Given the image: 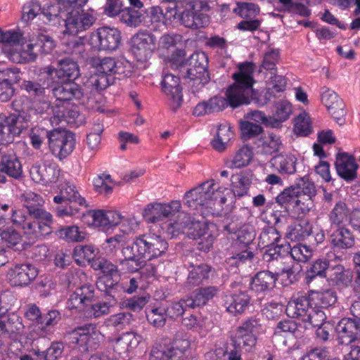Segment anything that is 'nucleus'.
<instances>
[{"label": "nucleus", "instance_id": "f257e3e1", "mask_svg": "<svg viewBox=\"0 0 360 360\" xmlns=\"http://www.w3.org/2000/svg\"><path fill=\"white\" fill-rule=\"evenodd\" d=\"M168 247L167 241L160 235L153 233L140 234L134 238L131 245L122 248L124 259L120 261V264L123 270L136 272L146 261L165 255Z\"/></svg>", "mask_w": 360, "mask_h": 360}, {"label": "nucleus", "instance_id": "f03ea898", "mask_svg": "<svg viewBox=\"0 0 360 360\" xmlns=\"http://www.w3.org/2000/svg\"><path fill=\"white\" fill-rule=\"evenodd\" d=\"M237 70L233 73L231 78L234 82L226 91L229 105L236 108L240 105L250 103L255 84L254 73L256 65L252 61H244L236 65Z\"/></svg>", "mask_w": 360, "mask_h": 360}, {"label": "nucleus", "instance_id": "7ed1b4c3", "mask_svg": "<svg viewBox=\"0 0 360 360\" xmlns=\"http://www.w3.org/2000/svg\"><path fill=\"white\" fill-rule=\"evenodd\" d=\"M224 190L213 181L204 182L186 193L184 203L201 215L213 214L216 205L221 206L226 201Z\"/></svg>", "mask_w": 360, "mask_h": 360}, {"label": "nucleus", "instance_id": "20e7f679", "mask_svg": "<svg viewBox=\"0 0 360 360\" xmlns=\"http://www.w3.org/2000/svg\"><path fill=\"white\" fill-rule=\"evenodd\" d=\"M67 11L65 27L68 32L78 33L89 29L96 22V17L94 11L79 12L88 0H57Z\"/></svg>", "mask_w": 360, "mask_h": 360}, {"label": "nucleus", "instance_id": "39448f33", "mask_svg": "<svg viewBox=\"0 0 360 360\" xmlns=\"http://www.w3.org/2000/svg\"><path fill=\"white\" fill-rule=\"evenodd\" d=\"M190 342L186 335L177 333L169 343H158L153 347L150 360H196L187 355Z\"/></svg>", "mask_w": 360, "mask_h": 360}, {"label": "nucleus", "instance_id": "423d86ee", "mask_svg": "<svg viewBox=\"0 0 360 360\" xmlns=\"http://www.w3.org/2000/svg\"><path fill=\"white\" fill-rule=\"evenodd\" d=\"M281 240V235L279 231L274 226H265L259 234L258 239V245L261 248H266L263 255V259L266 262L271 263L278 259L288 255L290 245L279 244Z\"/></svg>", "mask_w": 360, "mask_h": 360}, {"label": "nucleus", "instance_id": "0eeeda50", "mask_svg": "<svg viewBox=\"0 0 360 360\" xmlns=\"http://www.w3.org/2000/svg\"><path fill=\"white\" fill-rule=\"evenodd\" d=\"M11 221L17 227H20L30 239L38 240L52 233V226L44 224L32 214H26L22 210H12Z\"/></svg>", "mask_w": 360, "mask_h": 360}, {"label": "nucleus", "instance_id": "6e6552de", "mask_svg": "<svg viewBox=\"0 0 360 360\" xmlns=\"http://www.w3.org/2000/svg\"><path fill=\"white\" fill-rule=\"evenodd\" d=\"M208 57L205 52H195L188 59L186 77L192 82L193 92L201 89L210 79L208 72Z\"/></svg>", "mask_w": 360, "mask_h": 360}, {"label": "nucleus", "instance_id": "1a4fd4ad", "mask_svg": "<svg viewBox=\"0 0 360 360\" xmlns=\"http://www.w3.org/2000/svg\"><path fill=\"white\" fill-rule=\"evenodd\" d=\"M46 137L52 154L60 160L69 156L75 148V135L70 131L50 130L46 132Z\"/></svg>", "mask_w": 360, "mask_h": 360}, {"label": "nucleus", "instance_id": "9d476101", "mask_svg": "<svg viewBox=\"0 0 360 360\" xmlns=\"http://www.w3.org/2000/svg\"><path fill=\"white\" fill-rule=\"evenodd\" d=\"M102 337L101 331L94 323L77 327L67 335L70 344L84 347L86 350L97 349Z\"/></svg>", "mask_w": 360, "mask_h": 360}, {"label": "nucleus", "instance_id": "9b49d317", "mask_svg": "<svg viewBox=\"0 0 360 360\" xmlns=\"http://www.w3.org/2000/svg\"><path fill=\"white\" fill-rule=\"evenodd\" d=\"M57 103L60 105H69L68 101L72 100L79 101L80 104L86 105V108L93 109L94 106L91 103L92 98H88L86 103L84 101V94L82 87L76 83H65L55 86L52 90Z\"/></svg>", "mask_w": 360, "mask_h": 360}, {"label": "nucleus", "instance_id": "f8f14e48", "mask_svg": "<svg viewBox=\"0 0 360 360\" xmlns=\"http://www.w3.org/2000/svg\"><path fill=\"white\" fill-rule=\"evenodd\" d=\"M155 37L146 31H141L131 39V51L138 61L145 62L155 49Z\"/></svg>", "mask_w": 360, "mask_h": 360}, {"label": "nucleus", "instance_id": "ddd939ff", "mask_svg": "<svg viewBox=\"0 0 360 360\" xmlns=\"http://www.w3.org/2000/svg\"><path fill=\"white\" fill-rule=\"evenodd\" d=\"M91 267L95 271H100L103 274L96 283L98 290L101 292H110L113 286L117 290L118 284L114 283L112 277L118 274L117 266L104 257H98L92 262Z\"/></svg>", "mask_w": 360, "mask_h": 360}, {"label": "nucleus", "instance_id": "4468645a", "mask_svg": "<svg viewBox=\"0 0 360 360\" xmlns=\"http://www.w3.org/2000/svg\"><path fill=\"white\" fill-rule=\"evenodd\" d=\"M23 205L27 209L29 214L39 220L44 224L51 226L53 224L52 214L42 208L44 200L43 198L34 192L26 191L22 195Z\"/></svg>", "mask_w": 360, "mask_h": 360}, {"label": "nucleus", "instance_id": "2eb2a0df", "mask_svg": "<svg viewBox=\"0 0 360 360\" xmlns=\"http://www.w3.org/2000/svg\"><path fill=\"white\" fill-rule=\"evenodd\" d=\"M180 201L174 200L168 204L150 203L143 211V217L148 223H156L169 218L179 212Z\"/></svg>", "mask_w": 360, "mask_h": 360}, {"label": "nucleus", "instance_id": "dca6fc26", "mask_svg": "<svg viewBox=\"0 0 360 360\" xmlns=\"http://www.w3.org/2000/svg\"><path fill=\"white\" fill-rule=\"evenodd\" d=\"M98 43L94 46L98 50L115 51L121 42V32L116 28L110 27H99L96 32L91 36V44L94 41Z\"/></svg>", "mask_w": 360, "mask_h": 360}, {"label": "nucleus", "instance_id": "f3484780", "mask_svg": "<svg viewBox=\"0 0 360 360\" xmlns=\"http://www.w3.org/2000/svg\"><path fill=\"white\" fill-rule=\"evenodd\" d=\"M211 228H214V225L199 221L192 222L190 225L188 235L194 240H200L198 246L200 250L208 252L212 247L216 234L213 233Z\"/></svg>", "mask_w": 360, "mask_h": 360}, {"label": "nucleus", "instance_id": "a211bd4d", "mask_svg": "<svg viewBox=\"0 0 360 360\" xmlns=\"http://www.w3.org/2000/svg\"><path fill=\"white\" fill-rule=\"evenodd\" d=\"M97 75L91 77V84L98 91L107 88L111 82V76L117 73V66L112 58H103L96 65Z\"/></svg>", "mask_w": 360, "mask_h": 360}, {"label": "nucleus", "instance_id": "6ab92c4d", "mask_svg": "<svg viewBox=\"0 0 360 360\" xmlns=\"http://www.w3.org/2000/svg\"><path fill=\"white\" fill-rule=\"evenodd\" d=\"M321 100L334 120L339 125L344 124L347 112L342 99L334 91L326 89L321 94Z\"/></svg>", "mask_w": 360, "mask_h": 360}, {"label": "nucleus", "instance_id": "aec40b11", "mask_svg": "<svg viewBox=\"0 0 360 360\" xmlns=\"http://www.w3.org/2000/svg\"><path fill=\"white\" fill-rule=\"evenodd\" d=\"M283 273L292 274V270L290 267H283L275 271V273L269 271L257 272L250 283L251 290L255 292H265L271 290L275 286L277 280L276 276Z\"/></svg>", "mask_w": 360, "mask_h": 360}, {"label": "nucleus", "instance_id": "412c9836", "mask_svg": "<svg viewBox=\"0 0 360 360\" xmlns=\"http://www.w3.org/2000/svg\"><path fill=\"white\" fill-rule=\"evenodd\" d=\"M213 294H191L187 298L174 302L166 309V314L174 319L181 316L187 308H195L205 305Z\"/></svg>", "mask_w": 360, "mask_h": 360}, {"label": "nucleus", "instance_id": "4be33fe9", "mask_svg": "<svg viewBox=\"0 0 360 360\" xmlns=\"http://www.w3.org/2000/svg\"><path fill=\"white\" fill-rule=\"evenodd\" d=\"M341 345H349L360 338V321L350 318L342 319L335 328Z\"/></svg>", "mask_w": 360, "mask_h": 360}, {"label": "nucleus", "instance_id": "5701e85b", "mask_svg": "<svg viewBox=\"0 0 360 360\" xmlns=\"http://www.w3.org/2000/svg\"><path fill=\"white\" fill-rule=\"evenodd\" d=\"M37 275V269L30 263L17 264L8 273L10 283L14 286L27 285Z\"/></svg>", "mask_w": 360, "mask_h": 360}, {"label": "nucleus", "instance_id": "b1692460", "mask_svg": "<svg viewBox=\"0 0 360 360\" xmlns=\"http://www.w3.org/2000/svg\"><path fill=\"white\" fill-rule=\"evenodd\" d=\"M335 166L338 174L346 181H354L357 177L358 165L352 155L346 153H338Z\"/></svg>", "mask_w": 360, "mask_h": 360}, {"label": "nucleus", "instance_id": "393cba45", "mask_svg": "<svg viewBox=\"0 0 360 360\" xmlns=\"http://www.w3.org/2000/svg\"><path fill=\"white\" fill-rule=\"evenodd\" d=\"M77 33L68 32L66 29L62 38V49L64 53L75 56L77 58H84L87 54L85 39L77 37Z\"/></svg>", "mask_w": 360, "mask_h": 360}, {"label": "nucleus", "instance_id": "a878e982", "mask_svg": "<svg viewBox=\"0 0 360 360\" xmlns=\"http://www.w3.org/2000/svg\"><path fill=\"white\" fill-rule=\"evenodd\" d=\"M53 113L54 119L60 122L64 121L72 127H78L84 122V116L75 105H60L56 103Z\"/></svg>", "mask_w": 360, "mask_h": 360}, {"label": "nucleus", "instance_id": "bb28decb", "mask_svg": "<svg viewBox=\"0 0 360 360\" xmlns=\"http://www.w3.org/2000/svg\"><path fill=\"white\" fill-rule=\"evenodd\" d=\"M163 92L168 96L176 108H179L183 100L180 78L171 73L165 74L161 82Z\"/></svg>", "mask_w": 360, "mask_h": 360}, {"label": "nucleus", "instance_id": "cd10ccee", "mask_svg": "<svg viewBox=\"0 0 360 360\" xmlns=\"http://www.w3.org/2000/svg\"><path fill=\"white\" fill-rule=\"evenodd\" d=\"M49 76L53 73L63 80H75L79 75V66L76 61L69 58L59 60L56 68H48Z\"/></svg>", "mask_w": 360, "mask_h": 360}, {"label": "nucleus", "instance_id": "c85d7f7f", "mask_svg": "<svg viewBox=\"0 0 360 360\" xmlns=\"http://www.w3.org/2000/svg\"><path fill=\"white\" fill-rule=\"evenodd\" d=\"M30 174L35 183L47 185L57 181L58 170L54 165L36 164L31 167Z\"/></svg>", "mask_w": 360, "mask_h": 360}, {"label": "nucleus", "instance_id": "c756f323", "mask_svg": "<svg viewBox=\"0 0 360 360\" xmlns=\"http://www.w3.org/2000/svg\"><path fill=\"white\" fill-rule=\"evenodd\" d=\"M297 158L288 153H279L274 156L270 162V166L274 171L281 175H292L296 172Z\"/></svg>", "mask_w": 360, "mask_h": 360}, {"label": "nucleus", "instance_id": "7c9ffc66", "mask_svg": "<svg viewBox=\"0 0 360 360\" xmlns=\"http://www.w3.org/2000/svg\"><path fill=\"white\" fill-rule=\"evenodd\" d=\"M181 23L186 27L198 30L207 26L210 23V16L198 11L197 8H186L180 16Z\"/></svg>", "mask_w": 360, "mask_h": 360}, {"label": "nucleus", "instance_id": "2f4dec72", "mask_svg": "<svg viewBox=\"0 0 360 360\" xmlns=\"http://www.w3.org/2000/svg\"><path fill=\"white\" fill-rule=\"evenodd\" d=\"M21 131V126L18 125V117L16 115H10L4 120H0V142L11 143Z\"/></svg>", "mask_w": 360, "mask_h": 360}, {"label": "nucleus", "instance_id": "473e14b6", "mask_svg": "<svg viewBox=\"0 0 360 360\" xmlns=\"http://www.w3.org/2000/svg\"><path fill=\"white\" fill-rule=\"evenodd\" d=\"M0 172L14 179H19L22 176L21 162L14 152L1 157Z\"/></svg>", "mask_w": 360, "mask_h": 360}, {"label": "nucleus", "instance_id": "72a5a7b5", "mask_svg": "<svg viewBox=\"0 0 360 360\" xmlns=\"http://www.w3.org/2000/svg\"><path fill=\"white\" fill-rule=\"evenodd\" d=\"M142 340L143 337L134 331L126 332L118 338L109 340L113 345L114 350L119 353L136 348Z\"/></svg>", "mask_w": 360, "mask_h": 360}, {"label": "nucleus", "instance_id": "f704fd0d", "mask_svg": "<svg viewBox=\"0 0 360 360\" xmlns=\"http://www.w3.org/2000/svg\"><path fill=\"white\" fill-rule=\"evenodd\" d=\"M352 273L349 269H346L343 265L336 264L331 266L326 281L330 286L340 289L348 287L352 283Z\"/></svg>", "mask_w": 360, "mask_h": 360}, {"label": "nucleus", "instance_id": "c9c22d12", "mask_svg": "<svg viewBox=\"0 0 360 360\" xmlns=\"http://www.w3.org/2000/svg\"><path fill=\"white\" fill-rule=\"evenodd\" d=\"M39 55L35 46V42L27 43L23 41L20 44V48L11 51L9 54V58L15 63H26L33 62Z\"/></svg>", "mask_w": 360, "mask_h": 360}, {"label": "nucleus", "instance_id": "e433bc0d", "mask_svg": "<svg viewBox=\"0 0 360 360\" xmlns=\"http://www.w3.org/2000/svg\"><path fill=\"white\" fill-rule=\"evenodd\" d=\"M330 239L333 247L340 250H347L354 245V236L348 228L341 226L330 229Z\"/></svg>", "mask_w": 360, "mask_h": 360}, {"label": "nucleus", "instance_id": "4c0bfd02", "mask_svg": "<svg viewBox=\"0 0 360 360\" xmlns=\"http://www.w3.org/2000/svg\"><path fill=\"white\" fill-rule=\"evenodd\" d=\"M351 216L347 205L344 201L339 200L328 215L330 229L345 226L347 222L350 223Z\"/></svg>", "mask_w": 360, "mask_h": 360}, {"label": "nucleus", "instance_id": "58836bf2", "mask_svg": "<svg viewBox=\"0 0 360 360\" xmlns=\"http://www.w3.org/2000/svg\"><path fill=\"white\" fill-rule=\"evenodd\" d=\"M228 105H229L227 97L224 98L221 96H214L207 101L199 103L193 110V115L199 117L219 112Z\"/></svg>", "mask_w": 360, "mask_h": 360}, {"label": "nucleus", "instance_id": "ea45409f", "mask_svg": "<svg viewBox=\"0 0 360 360\" xmlns=\"http://www.w3.org/2000/svg\"><path fill=\"white\" fill-rule=\"evenodd\" d=\"M50 83V76L46 72L45 75L40 76L37 82L24 80L20 85V88L34 98H43L45 96L46 89L49 88Z\"/></svg>", "mask_w": 360, "mask_h": 360}, {"label": "nucleus", "instance_id": "a19ab883", "mask_svg": "<svg viewBox=\"0 0 360 360\" xmlns=\"http://www.w3.org/2000/svg\"><path fill=\"white\" fill-rule=\"evenodd\" d=\"M253 173L250 169L241 171L231 176V189L236 196L245 195L252 181Z\"/></svg>", "mask_w": 360, "mask_h": 360}, {"label": "nucleus", "instance_id": "79ce46f5", "mask_svg": "<svg viewBox=\"0 0 360 360\" xmlns=\"http://www.w3.org/2000/svg\"><path fill=\"white\" fill-rule=\"evenodd\" d=\"M312 233V225L307 219H300L288 226L286 238L291 241H302Z\"/></svg>", "mask_w": 360, "mask_h": 360}, {"label": "nucleus", "instance_id": "37998d69", "mask_svg": "<svg viewBox=\"0 0 360 360\" xmlns=\"http://www.w3.org/2000/svg\"><path fill=\"white\" fill-rule=\"evenodd\" d=\"M188 267L191 268V269L189 271L186 279V284L188 287L199 286L204 280H207L209 278L211 267L207 264H194L191 262Z\"/></svg>", "mask_w": 360, "mask_h": 360}, {"label": "nucleus", "instance_id": "c03bdc74", "mask_svg": "<svg viewBox=\"0 0 360 360\" xmlns=\"http://www.w3.org/2000/svg\"><path fill=\"white\" fill-rule=\"evenodd\" d=\"M57 237L68 243H80L85 240L87 233L77 225L63 226L56 231Z\"/></svg>", "mask_w": 360, "mask_h": 360}, {"label": "nucleus", "instance_id": "a18cd8bd", "mask_svg": "<svg viewBox=\"0 0 360 360\" xmlns=\"http://www.w3.org/2000/svg\"><path fill=\"white\" fill-rule=\"evenodd\" d=\"M282 146V141L280 136L269 132L264 135L257 144L258 151L262 154L271 155L278 152Z\"/></svg>", "mask_w": 360, "mask_h": 360}, {"label": "nucleus", "instance_id": "49530a36", "mask_svg": "<svg viewBox=\"0 0 360 360\" xmlns=\"http://www.w3.org/2000/svg\"><path fill=\"white\" fill-rule=\"evenodd\" d=\"M249 300L250 297L248 294H226L225 295V306L229 312L236 315L244 311Z\"/></svg>", "mask_w": 360, "mask_h": 360}, {"label": "nucleus", "instance_id": "de8ad7c7", "mask_svg": "<svg viewBox=\"0 0 360 360\" xmlns=\"http://www.w3.org/2000/svg\"><path fill=\"white\" fill-rule=\"evenodd\" d=\"M253 153L248 146L239 148L233 156L226 162V165L231 169H240L247 167L252 161Z\"/></svg>", "mask_w": 360, "mask_h": 360}, {"label": "nucleus", "instance_id": "09e8293b", "mask_svg": "<svg viewBox=\"0 0 360 360\" xmlns=\"http://www.w3.org/2000/svg\"><path fill=\"white\" fill-rule=\"evenodd\" d=\"M98 250L92 245H77L72 252V258L79 266H85L86 263H91L96 260Z\"/></svg>", "mask_w": 360, "mask_h": 360}, {"label": "nucleus", "instance_id": "8fccbe9b", "mask_svg": "<svg viewBox=\"0 0 360 360\" xmlns=\"http://www.w3.org/2000/svg\"><path fill=\"white\" fill-rule=\"evenodd\" d=\"M292 113V105L286 100L281 101L276 105V112L271 116V127L279 128Z\"/></svg>", "mask_w": 360, "mask_h": 360}, {"label": "nucleus", "instance_id": "3c124183", "mask_svg": "<svg viewBox=\"0 0 360 360\" xmlns=\"http://www.w3.org/2000/svg\"><path fill=\"white\" fill-rule=\"evenodd\" d=\"M237 233V238L233 243V248L235 250L238 247L242 248H250L249 245L252 243L255 237V233L252 226L244 225L241 226Z\"/></svg>", "mask_w": 360, "mask_h": 360}, {"label": "nucleus", "instance_id": "603ef678", "mask_svg": "<svg viewBox=\"0 0 360 360\" xmlns=\"http://www.w3.org/2000/svg\"><path fill=\"white\" fill-rule=\"evenodd\" d=\"M231 256L226 259V262L230 266H239L240 264L245 263L248 260H251L253 258V253L250 250V248H242L238 247L236 249L233 248V245L231 248Z\"/></svg>", "mask_w": 360, "mask_h": 360}, {"label": "nucleus", "instance_id": "864d4df0", "mask_svg": "<svg viewBox=\"0 0 360 360\" xmlns=\"http://www.w3.org/2000/svg\"><path fill=\"white\" fill-rule=\"evenodd\" d=\"M60 194L65 197V200L77 203L79 206L87 207L89 205L85 198L80 195L76 186L70 182L65 183L62 186Z\"/></svg>", "mask_w": 360, "mask_h": 360}, {"label": "nucleus", "instance_id": "5fc2aeb1", "mask_svg": "<svg viewBox=\"0 0 360 360\" xmlns=\"http://www.w3.org/2000/svg\"><path fill=\"white\" fill-rule=\"evenodd\" d=\"M259 6L251 2L238 3L233 8V13L244 19H254L259 15Z\"/></svg>", "mask_w": 360, "mask_h": 360}, {"label": "nucleus", "instance_id": "6e6d98bb", "mask_svg": "<svg viewBox=\"0 0 360 360\" xmlns=\"http://www.w3.org/2000/svg\"><path fill=\"white\" fill-rule=\"evenodd\" d=\"M310 309V300L307 296H301L296 300H291L287 305V311H294V315L304 316Z\"/></svg>", "mask_w": 360, "mask_h": 360}, {"label": "nucleus", "instance_id": "4d7b16f0", "mask_svg": "<svg viewBox=\"0 0 360 360\" xmlns=\"http://www.w3.org/2000/svg\"><path fill=\"white\" fill-rule=\"evenodd\" d=\"M104 130L103 123L99 121L95 122L90 131L86 135V144L91 150H96L98 148L101 140V134Z\"/></svg>", "mask_w": 360, "mask_h": 360}, {"label": "nucleus", "instance_id": "13d9d810", "mask_svg": "<svg viewBox=\"0 0 360 360\" xmlns=\"http://www.w3.org/2000/svg\"><path fill=\"white\" fill-rule=\"evenodd\" d=\"M288 254L295 261L307 262L312 257L313 252L309 246L298 243L292 248L290 247Z\"/></svg>", "mask_w": 360, "mask_h": 360}, {"label": "nucleus", "instance_id": "bf43d9fd", "mask_svg": "<svg viewBox=\"0 0 360 360\" xmlns=\"http://www.w3.org/2000/svg\"><path fill=\"white\" fill-rule=\"evenodd\" d=\"M314 207V199L310 197H306L299 195L295 200V204L292 205V210L297 214L298 218H302Z\"/></svg>", "mask_w": 360, "mask_h": 360}, {"label": "nucleus", "instance_id": "052dcab7", "mask_svg": "<svg viewBox=\"0 0 360 360\" xmlns=\"http://www.w3.org/2000/svg\"><path fill=\"white\" fill-rule=\"evenodd\" d=\"M283 5L284 10L288 13L298 15L302 17H309L311 12L302 3L295 2L292 0H278Z\"/></svg>", "mask_w": 360, "mask_h": 360}, {"label": "nucleus", "instance_id": "680f3d73", "mask_svg": "<svg viewBox=\"0 0 360 360\" xmlns=\"http://www.w3.org/2000/svg\"><path fill=\"white\" fill-rule=\"evenodd\" d=\"M142 14L132 8H124L120 14V20L128 26L137 27L141 22Z\"/></svg>", "mask_w": 360, "mask_h": 360}, {"label": "nucleus", "instance_id": "e2e57ef3", "mask_svg": "<svg viewBox=\"0 0 360 360\" xmlns=\"http://www.w3.org/2000/svg\"><path fill=\"white\" fill-rule=\"evenodd\" d=\"M299 195V189L295 186H290L282 191L276 198V202L281 206H292L295 204L297 196Z\"/></svg>", "mask_w": 360, "mask_h": 360}, {"label": "nucleus", "instance_id": "0e129e2a", "mask_svg": "<svg viewBox=\"0 0 360 360\" xmlns=\"http://www.w3.org/2000/svg\"><path fill=\"white\" fill-rule=\"evenodd\" d=\"M109 183H112L110 174H103L94 179L93 184L95 191L106 196L112 193L113 188Z\"/></svg>", "mask_w": 360, "mask_h": 360}, {"label": "nucleus", "instance_id": "69168bd1", "mask_svg": "<svg viewBox=\"0 0 360 360\" xmlns=\"http://www.w3.org/2000/svg\"><path fill=\"white\" fill-rule=\"evenodd\" d=\"M241 137L248 141L255 138L263 132L261 125L249 121H243L240 123Z\"/></svg>", "mask_w": 360, "mask_h": 360}, {"label": "nucleus", "instance_id": "338daca9", "mask_svg": "<svg viewBox=\"0 0 360 360\" xmlns=\"http://www.w3.org/2000/svg\"><path fill=\"white\" fill-rule=\"evenodd\" d=\"M331 266L328 259L325 257L319 258L310 264L306 273L319 275L322 278H327V270H330Z\"/></svg>", "mask_w": 360, "mask_h": 360}, {"label": "nucleus", "instance_id": "774afa93", "mask_svg": "<svg viewBox=\"0 0 360 360\" xmlns=\"http://www.w3.org/2000/svg\"><path fill=\"white\" fill-rule=\"evenodd\" d=\"M294 130L295 133L300 136H307L311 134L312 131L311 124L307 114H300L295 118Z\"/></svg>", "mask_w": 360, "mask_h": 360}]
</instances>
